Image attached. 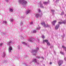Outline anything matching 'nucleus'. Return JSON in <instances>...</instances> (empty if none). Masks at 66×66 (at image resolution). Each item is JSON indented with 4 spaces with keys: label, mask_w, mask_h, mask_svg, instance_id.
I'll use <instances>...</instances> for the list:
<instances>
[{
    "label": "nucleus",
    "mask_w": 66,
    "mask_h": 66,
    "mask_svg": "<svg viewBox=\"0 0 66 66\" xmlns=\"http://www.w3.org/2000/svg\"><path fill=\"white\" fill-rule=\"evenodd\" d=\"M51 11L52 12H54L55 11L54 10H51Z\"/></svg>",
    "instance_id": "obj_21"
},
{
    "label": "nucleus",
    "mask_w": 66,
    "mask_h": 66,
    "mask_svg": "<svg viewBox=\"0 0 66 66\" xmlns=\"http://www.w3.org/2000/svg\"><path fill=\"white\" fill-rule=\"evenodd\" d=\"M29 42H32V40H29Z\"/></svg>",
    "instance_id": "obj_33"
},
{
    "label": "nucleus",
    "mask_w": 66,
    "mask_h": 66,
    "mask_svg": "<svg viewBox=\"0 0 66 66\" xmlns=\"http://www.w3.org/2000/svg\"><path fill=\"white\" fill-rule=\"evenodd\" d=\"M50 64L51 65L52 64V62H50Z\"/></svg>",
    "instance_id": "obj_32"
},
{
    "label": "nucleus",
    "mask_w": 66,
    "mask_h": 66,
    "mask_svg": "<svg viewBox=\"0 0 66 66\" xmlns=\"http://www.w3.org/2000/svg\"><path fill=\"white\" fill-rule=\"evenodd\" d=\"M57 22V21L55 20L52 22V23L53 25H54L55 23Z\"/></svg>",
    "instance_id": "obj_4"
},
{
    "label": "nucleus",
    "mask_w": 66,
    "mask_h": 66,
    "mask_svg": "<svg viewBox=\"0 0 66 66\" xmlns=\"http://www.w3.org/2000/svg\"><path fill=\"white\" fill-rule=\"evenodd\" d=\"M37 60L36 59H34L33 60H32L33 62H37Z\"/></svg>",
    "instance_id": "obj_9"
},
{
    "label": "nucleus",
    "mask_w": 66,
    "mask_h": 66,
    "mask_svg": "<svg viewBox=\"0 0 66 66\" xmlns=\"http://www.w3.org/2000/svg\"><path fill=\"white\" fill-rule=\"evenodd\" d=\"M42 38H43L44 39L45 38V37L44 36L42 35Z\"/></svg>",
    "instance_id": "obj_18"
},
{
    "label": "nucleus",
    "mask_w": 66,
    "mask_h": 66,
    "mask_svg": "<svg viewBox=\"0 0 66 66\" xmlns=\"http://www.w3.org/2000/svg\"><path fill=\"white\" fill-rule=\"evenodd\" d=\"M11 43H12V41H10V42L9 44H10Z\"/></svg>",
    "instance_id": "obj_28"
},
{
    "label": "nucleus",
    "mask_w": 66,
    "mask_h": 66,
    "mask_svg": "<svg viewBox=\"0 0 66 66\" xmlns=\"http://www.w3.org/2000/svg\"><path fill=\"white\" fill-rule=\"evenodd\" d=\"M47 3V2H44V4H46Z\"/></svg>",
    "instance_id": "obj_22"
},
{
    "label": "nucleus",
    "mask_w": 66,
    "mask_h": 66,
    "mask_svg": "<svg viewBox=\"0 0 66 66\" xmlns=\"http://www.w3.org/2000/svg\"><path fill=\"white\" fill-rule=\"evenodd\" d=\"M64 13L63 12H62V13L61 14V15H64Z\"/></svg>",
    "instance_id": "obj_19"
},
{
    "label": "nucleus",
    "mask_w": 66,
    "mask_h": 66,
    "mask_svg": "<svg viewBox=\"0 0 66 66\" xmlns=\"http://www.w3.org/2000/svg\"><path fill=\"white\" fill-rule=\"evenodd\" d=\"M66 23V20H64V21H63V22H62V23L63 24H65Z\"/></svg>",
    "instance_id": "obj_10"
},
{
    "label": "nucleus",
    "mask_w": 66,
    "mask_h": 66,
    "mask_svg": "<svg viewBox=\"0 0 66 66\" xmlns=\"http://www.w3.org/2000/svg\"><path fill=\"white\" fill-rule=\"evenodd\" d=\"M44 42H46V43H48L49 42H48V40H43V43Z\"/></svg>",
    "instance_id": "obj_7"
},
{
    "label": "nucleus",
    "mask_w": 66,
    "mask_h": 66,
    "mask_svg": "<svg viewBox=\"0 0 66 66\" xmlns=\"http://www.w3.org/2000/svg\"><path fill=\"white\" fill-rule=\"evenodd\" d=\"M19 3L22 5L26 4H27V1L23 0H20Z\"/></svg>",
    "instance_id": "obj_1"
},
{
    "label": "nucleus",
    "mask_w": 66,
    "mask_h": 66,
    "mask_svg": "<svg viewBox=\"0 0 66 66\" xmlns=\"http://www.w3.org/2000/svg\"><path fill=\"white\" fill-rule=\"evenodd\" d=\"M30 10H28V11H27L26 13V14H28V13H30Z\"/></svg>",
    "instance_id": "obj_11"
},
{
    "label": "nucleus",
    "mask_w": 66,
    "mask_h": 66,
    "mask_svg": "<svg viewBox=\"0 0 66 66\" xmlns=\"http://www.w3.org/2000/svg\"><path fill=\"white\" fill-rule=\"evenodd\" d=\"M37 52V51L36 50H34L33 51V52H35V54H34V55H36V54Z\"/></svg>",
    "instance_id": "obj_6"
},
{
    "label": "nucleus",
    "mask_w": 66,
    "mask_h": 66,
    "mask_svg": "<svg viewBox=\"0 0 66 66\" xmlns=\"http://www.w3.org/2000/svg\"><path fill=\"white\" fill-rule=\"evenodd\" d=\"M42 59L43 60H44V58L43 57H42Z\"/></svg>",
    "instance_id": "obj_29"
},
{
    "label": "nucleus",
    "mask_w": 66,
    "mask_h": 66,
    "mask_svg": "<svg viewBox=\"0 0 66 66\" xmlns=\"http://www.w3.org/2000/svg\"><path fill=\"white\" fill-rule=\"evenodd\" d=\"M5 23H7V22H6V21H5Z\"/></svg>",
    "instance_id": "obj_27"
},
{
    "label": "nucleus",
    "mask_w": 66,
    "mask_h": 66,
    "mask_svg": "<svg viewBox=\"0 0 66 66\" xmlns=\"http://www.w3.org/2000/svg\"><path fill=\"white\" fill-rule=\"evenodd\" d=\"M10 11H11V12H13V10L12 9H10Z\"/></svg>",
    "instance_id": "obj_13"
},
{
    "label": "nucleus",
    "mask_w": 66,
    "mask_h": 66,
    "mask_svg": "<svg viewBox=\"0 0 66 66\" xmlns=\"http://www.w3.org/2000/svg\"><path fill=\"white\" fill-rule=\"evenodd\" d=\"M60 53L62 54H63L64 53H63L62 52V51L60 52Z\"/></svg>",
    "instance_id": "obj_20"
},
{
    "label": "nucleus",
    "mask_w": 66,
    "mask_h": 66,
    "mask_svg": "<svg viewBox=\"0 0 66 66\" xmlns=\"http://www.w3.org/2000/svg\"><path fill=\"white\" fill-rule=\"evenodd\" d=\"M33 32L34 33H35L36 32V30H34Z\"/></svg>",
    "instance_id": "obj_24"
},
{
    "label": "nucleus",
    "mask_w": 66,
    "mask_h": 66,
    "mask_svg": "<svg viewBox=\"0 0 66 66\" xmlns=\"http://www.w3.org/2000/svg\"><path fill=\"white\" fill-rule=\"evenodd\" d=\"M38 59H40V57H38Z\"/></svg>",
    "instance_id": "obj_34"
},
{
    "label": "nucleus",
    "mask_w": 66,
    "mask_h": 66,
    "mask_svg": "<svg viewBox=\"0 0 66 66\" xmlns=\"http://www.w3.org/2000/svg\"><path fill=\"white\" fill-rule=\"evenodd\" d=\"M63 63V61H60L58 63V64L59 66H60Z\"/></svg>",
    "instance_id": "obj_3"
},
{
    "label": "nucleus",
    "mask_w": 66,
    "mask_h": 66,
    "mask_svg": "<svg viewBox=\"0 0 66 66\" xmlns=\"http://www.w3.org/2000/svg\"><path fill=\"white\" fill-rule=\"evenodd\" d=\"M37 29L38 30H39L40 29V27H39L38 28H37Z\"/></svg>",
    "instance_id": "obj_25"
},
{
    "label": "nucleus",
    "mask_w": 66,
    "mask_h": 66,
    "mask_svg": "<svg viewBox=\"0 0 66 66\" xmlns=\"http://www.w3.org/2000/svg\"><path fill=\"white\" fill-rule=\"evenodd\" d=\"M59 27V24L56 25V26H55V29H58Z\"/></svg>",
    "instance_id": "obj_5"
},
{
    "label": "nucleus",
    "mask_w": 66,
    "mask_h": 66,
    "mask_svg": "<svg viewBox=\"0 0 66 66\" xmlns=\"http://www.w3.org/2000/svg\"><path fill=\"white\" fill-rule=\"evenodd\" d=\"M9 50L11 51L12 50V48L10 46V47H9Z\"/></svg>",
    "instance_id": "obj_8"
},
{
    "label": "nucleus",
    "mask_w": 66,
    "mask_h": 66,
    "mask_svg": "<svg viewBox=\"0 0 66 66\" xmlns=\"http://www.w3.org/2000/svg\"><path fill=\"white\" fill-rule=\"evenodd\" d=\"M42 25L43 26H44L45 28H46L47 27H49V26L47 24L46 25L45 23L44 22H42Z\"/></svg>",
    "instance_id": "obj_2"
},
{
    "label": "nucleus",
    "mask_w": 66,
    "mask_h": 66,
    "mask_svg": "<svg viewBox=\"0 0 66 66\" xmlns=\"http://www.w3.org/2000/svg\"><path fill=\"white\" fill-rule=\"evenodd\" d=\"M62 47H63V48H65V49H66V47H65L64 46H62Z\"/></svg>",
    "instance_id": "obj_17"
},
{
    "label": "nucleus",
    "mask_w": 66,
    "mask_h": 66,
    "mask_svg": "<svg viewBox=\"0 0 66 66\" xmlns=\"http://www.w3.org/2000/svg\"><path fill=\"white\" fill-rule=\"evenodd\" d=\"M65 16H66V14L65 15Z\"/></svg>",
    "instance_id": "obj_36"
},
{
    "label": "nucleus",
    "mask_w": 66,
    "mask_h": 66,
    "mask_svg": "<svg viewBox=\"0 0 66 66\" xmlns=\"http://www.w3.org/2000/svg\"><path fill=\"white\" fill-rule=\"evenodd\" d=\"M39 16V15L38 14H36V17H37V18H38V17Z\"/></svg>",
    "instance_id": "obj_12"
},
{
    "label": "nucleus",
    "mask_w": 66,
    "mask_h": 66,
    "mask_svg": "<svg viewBox=\"0 0 66 66\" xmlns=\"http://www.w3.org/2000/svg\"><path fill=\"white\" fill-rule=\"evenodd\" d=\"M38 11L39 12H41V11L40 10V9H38Z\"/></svg>",
    "instance_id": "obj_23"
},
{
    "label": "nucleus",
    "mask_w": 66,
    "mask_h": 66,
    "mask_svg": "<svg viewBox=\"0 0 66 66\" xmlns=\"http://www.w3.org/2000/svg\"><path fill=\"white\" fill-rule=\"evenodd\" d=\"M33 23V22H31V23H30V24H32Z\"/></svg>",
    "instance_id": "obj_31"
},
{
    "label": "nucleus",
    "mask_w": 66,
    "mask_h": 66,
    "mask_svg": "<svg viewBox=\"0 0 66 66\" xmlns=\"http://www.w3.org/2000/svg\"><path fill=\"white\" fill-rule=\"evenodd\" d=\"M36 49L37 50H39V48L37 47V49Z\"/></svg>",
    "instance_id": "obj_26"
},
{
    "label": "nucleus",
    "mask_w": 66,
    "mask_h": 66,
    "mask_svg": "<svg viewBox=\"0 0 66 66\" xmlns=\"http://www.w3.org/2000/svg\"><path fill=\"white\" fill-rule=\"evenodd\" d=\"M59 24H63L62 22H58Z\"/></svg>",
    "instance_id": "obj_16"
},
{
    "label": "nucleus",
    "mask_w": 66,
    "mask_h": 66,
    "mask_svg": "<svg viewBox=\"0 0 66 66\" xmlns=\"http://www.w3.org/2000/svg\"><path fill=\"white\" fill-rule=\"evenodd\" d=\"M3 44H0V45L2 46V45Z\"/></svg>",
    "instance_id": "obj_30"
},
{
    "label": "nucleus",
    "mask_w": 66,
    "mask_h": 66,
    "mask_svg": "<svg viewBox=\"0 0 66 66\" xmlns=\"http://www.w3.org/2000/svg\"><path fill=\"white\" fill-rule=\"evenodd\" d=\"M46 43H47V45H48V46H50V43L49 42H47Z\"/></svg>",
    "instance_id": "obj_14"
},
{
    "label": "nucleus",
    "mask_w": 66,
    "mask_h": 66,
    "mask_svg": "<svg viewBox=\"0 0 66 66\" xmlns=\"http://www.w3.org/2000/svg\"><path fill=\"white\" fill-rule=\"evenodd\" d=\"M42 8H43L44 7H43V6H42Z\"/></svg>",
    "instance_id": "obj_35"
},
{
    "label": "nucleus",
    "mask_w": 66,
    "mask_h": 66,
    "mask_svg": "<svg viewBox=\"0 0 66 66\" xmlns=\"http://www.w3.org/2000/svg\"><path fill=\"white\" fill-rule=\"evenodd\" d=\"M22 44H24L25 45H27V43H26L25 42H22Z\"/></svg>",
    "instance_id": "obj_15"
}]
</instances>
